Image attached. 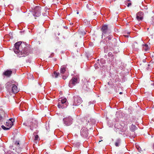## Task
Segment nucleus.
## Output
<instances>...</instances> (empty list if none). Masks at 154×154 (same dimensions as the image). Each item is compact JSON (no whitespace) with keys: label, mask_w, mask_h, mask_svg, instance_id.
<instances>
[{"label":"nucleus","mask_w":154,"mask_h":154,"mask_svg":"<svg viewBox=\"0 0 154 154\" xmlns=\"http://www.w3.org/2000/svg\"><path fill=\"white\" fill-rule=\"evenodd\" d=\"M153 149H154V143L153 146Z\"/></svg>","instance_id":"nucleus-36"},{"label":"nucleus","mask_w":154,"mask_h":154,"mask_svg":"<svg viewBox=\"0 0 154 154\" xmlns=\"http://www.w3.org/2000/svg\"><path fill=\"white\" fill-rule=\"evenodd\" d=\"M150 66V65H149V64H148V66Z\"/></svg>","instance_id":"nucleus-39"},{"label":"nucleus","mask_w":154,"mask_h":154,"mask_svg":"<svg viewBox=\"0 0 154 154\" xmlns=\"http://www.w3.org/2000/svg\"><path fill=\"white\" fill-rule=\"evenodd\" d=\"M101 30L102 31L103 34H106L108 30V26L107 25L103 26L101 28Z\"/></svg>","instance_id":"nucleus-15"},{"label":"nucleus","mask_w":154,"mask_h":154,"mask_svg":"<svg viewBox=\"0 0 154 154\" xmlns=\"http://www.w3.org/2000/svg\"><path fill=\"white\" fill-rule=\"evenodd\" d=\"M88 131L85 128L81 129V134L83 137H87L88 136Z\"/></svg>","instance_id":"nucleus-13"},{"label":"nucleus","mask_w":154,"mask_h":154,"mask_svg":"<svg viewBox=\"0 0 154 154\" xmlns=\"http://www.w3.org/2000/svg\"><path fill=\"white\" fill-rule=\"evenodd\" d=\"M148 69H149V68H148V67H147V70H148Z\"/></svg>","instance_id":"nucleus-38"},{"label":"nucleus","mask_w":154,"mask_h":154,"mask_svg":"<svg viewBox=\"0 0 154 154\" xmlns=\"http://www.w3.org/2000/svg\"><path fill=\"white\" fill-rule=\"evenodd\" d=\"M59 75V73L58 72H57L55 71L52 74V76L54 78H57Z\"/></svg>","instance_id":"nucleus-19"},{"label":"nucleus","mask_w":154,"mask_h":154,"mask_svg":"<svg viewBox=\"0 0 154 154\" xmlns=\"http://www.w3.org/2000/svg\"><path fill=\"white\" fill-rule=\"evenodd\" d=\"M67 105L68 104H64L61 102H58L57 106L59 108L63 109L66 107Z\"/></svg>","instance_id":"nucleus-14"},{"label":"nucleus","mask_w":154,"mask_h":154,"mask_svg":"<svg viewBox=\"0 0 154 154\" xmlns=\"http://www.w3.org/2000/svg\"><path fill=\"white\" fill-rule=\"evenodd\" d=\"M73 119L70 116L65 118L63 119L64 124L66 126H69L72 124Z\"/></svg>","instance_id":"nucleus-6"},{"label":"nucleus","mask_w":154,"mask_h":154,"mask_svg":"<svg viewBox=\"0 0 154 154\" xmlns=\"http://www.w3.org/2000/svg\"><path fill=\"white\" fill-rule=\"evenodd\" d=\"M7 116V114H5L4 112H0V122H2Z\"/></svg>","instance_id":"nucleus-9"},{"label":"nucleus","mask_w":154,"mask_h":154,"mask_svg":"<svg viewBox=\"0 0 154 154\" xmlns=\"http://www.w3.org/2000/svg\"><path fill=\"white\" fill-rule=\"evenodd\" d=\"M15 145L18 146V147H19V141H16L15 143Z\"/></svg>","instance_id":"nucleus-24"},{"label":"nucleus","mask_w":154,"mask_h":154,"mask_svg":"<svg viewBox=\"0 0 154 154\" xmlns=\"http://www.w3.org/2000/svg\"><path fill=\"white\" fill-rule=\"evenodd\" d=\"M125 37H128V35H125Z\"/></svg>","instance_id":"nucleus-33"},{"label":"nucleus","mask_w":154,"mask_h":154,"mask_svg":"<svg viewBox=\"0 0 154 154\" xmlns=\"http://www.w3.org/2000/svg\"><path fill=\"white\" fill-rule=\"evenodd\" d=\"M2 89V88L1 87V84H0V91Z\"/></svg>","instance_id":"nucleus-31"},{"label":"nucleus","mask_w":154,"mask_h":154,"mask_svg":"<svg viewBox=\"0 0 154 154\" xmlns=\"http://www.w3.org/2000/svg\"><path fill=\"white\" fill-rule=\"evenodd\" d=\"M112 38V35H109L108 36V39L109 40H110Z\"/></svg>","instance_id":"nucleus-27"},{"label":"nucleus","mask_w":154,"mask_h":154,"mask_svg":"<svg viewBox=\"0 0 154 154\" xmlns=\"http://www.w3.org/2000/svg\"><path fill=\"white\" fill-rule=\"evenodd\" d=\"M12 73V71L11 70L7 69L3 73V75L8 77H10Z\"/></svg>","instance_id":"nucleus-10"},{"label":"nucleus","mask_w":154,"mask_h":154,"mask_svg":"<svg viewBox=\"0 0 154 154\" xmlns=\"http://www.w3.org/2000/svg\"><path fill=\"white\" fill-rule=\"evenodd\" d=\"M38 124L37 121L35 119H33L28 122V126L31 130L36 128L38 127Z\"/></svg>","instance_id":"nucleus-4"},{"label":"nucleus","mask_w":154,"mask_h":154,"mask_svg":"<svg viewBox=\"0 0 154 154\" xmlns=\"http://www.w3.org/2000/svg\"><path fill=\"white\" fill-rule=\"evenodd\" d=\"M112 53L111 52H109V53H108V56H112Z\"/></svg>","instance_id":"nucleus-29"},{"label":"nucleus","mask_w":154,"mask_h":154,"mask_svg":"<svg viewBox=\"0 0 154 154\" xmlns=\"http://www.w3.org/2000/svg\"><path fill=\"white\" fill-rule=\"evenodd\" d=\"M143 62H146V60H145V59H144L143 60Z\"/></svg>","instance_id":"nucleus-32"},{"label":"nucleus","mask_w":154,"mask_h":154,"mask_svg":"<svg viewBox=\"0 0 154 154\" xmlns=\"http://www.w3.org/2000/svg\"><path fill=\"white\" fill-rule=\"evenodd\" d=\"M121 140L120 139H117L116 140L115 143V146H119L121 143Z\"/></svg>","instance_id":"nucleus-18"},{"label":"nucleus","mask_w":154,"mask_h":154,"mask_svg":"<svg viewBox=\"0 0 154 154\" xmlns=\"http://www.w3.org/2000/svg\"><path fill=\"white\" fill-rule=\"evenodd\" d=\"M23 125H25V123H23Z\"/></svg>","instance_id":"nucleus-40"},{"label":"nucleus","mask_w":154,"mask_h":154,"mask_svg":"<svg viewBox=\"0 0 154 154\" xmlns=\"http://www.w3.org/2000/svg\"><path fill=\"white\" fill-rule=\"evenodd\" d=\"M67 78V76H63L62 77V78L63 79H66Z\"/></svg>","instance_id":"nucleus-28"},{"label":"nucleus","mask_w":154,"mask_h":154,"mask_svg":"<svg viewBox=\"0 0 154 154\" xmlns=\"http://www.w3.org/2000/svg\"><path fill=\"white\" fill-rule=\"evenodd\" d=\"M66 65H63L62 66H61L60 70V73H63V74L65 72L66 70Z\"/></svg>","instance_id":"nucleus-16"},{"label":"nucleus","mask_w":154,"mask_h":154,"mask_svg":"<svg viewBox=\"0 0 154 154\" xmlns=\"http://www.w3.org/2000/svg\"><path fill=\"white\" fill-rule=\"evenodd\" d=\"M74 100L72 102V105L73 106H77L80 104L82 102L80 97L76 96L74 97Z\"/></svg>","instance_id":"nucleus-5"},{"label":"nucleus","mask_w":154,"mask_h":154,"mask_svg":"<svg viewBox=\"0 0 154 154\" xmlns=\"http://www.w3.org/2000/svg\"><path fill=\"white\" fill-rule=\"evenodd\" d=\"M83 87H85V85H84Z\"/></svg>","instance_id":"nucleus-41"},{"label":"nucleus","mask_w":154,"mask_h":154,"mask_svg":"<svg viewBox=\"0 0 154 154\" xmlns=\"http://www.w3.org/2000/svg\"><path fill=\"white\" fill-rule=\"evenodd\" d=\"M14 50L16 54H20L21 57L27 56L30 52L29 47L25 45L24 42L22 43L21 41L17 42L15 44Z\"/></svg>","instance_id":"nucleus-1"},{"label":"nucleus","mask_w":154,"mask_h":154,"mask_svg":"<svg viewBox=\"0 0 154 154\" xmlns=\"http://www.w3.org/2000/svg\"><path fill=\"white\" fill-rule=\"evenodd\" d=\"M79 12H78H78H77V14H79Z\"/></svg>","instance_id":"nucleus-35"},{"label":"nucleus","mask_w":154,"mask_h":154,"mask_svg":"<svg viewBox=\"0 0 154 154\" xmlns=\"http://www.w3.org/2000/svg\"><path fill=\"white\" fill-rule=\"evenodd\" d=\"M70 25H72V24H73V23H70Z\"/></svg>","instance_id":"nucleus-37"},{"label":"nucleus","mask_w":154,"mask_h":154,"mask_svg":"<svg viewBox=\"0 0 154 154\" xmlns=\"http://www.w3.org/2000/svg\"><path fill=\"white\" fill-rule=\"evenodd\" d=\"M15 82L12 80L8 82L6 84V88L7 89L8 92H11V89L14 85Z\"/></svg>","instance_id":"nucleus-7"},{"label":"nucleus","mask_w":154,"mask_h":154,"mask_svg":"<svg viewBox=\"0 0 154 154\" xmlns=\"http://www.w3.org/2000/svg\"><path fill=\"white\" fill-rule=\"evenodd\" d=\"M2 127L3 129L4 130H8L10 128L9 127L6 128L5 126H4L3 125L2 126Z\"/></svg>","instance_id":"nucleus-23"},{"label":"nucleus","mask_w":154,"mask_h":154,"mask_svg":"<svg viewBox=\"0 0 154 154\" xmlns=\"http://www.w3.org/2000/svg\"><path fill=\"white\" fill-rule=\"evenodd\" d=\"M143 13L142 12H139L137 14L136 18L138 21L141 20L143 18Z\"/></svg>","instance_id":"nucleus-12"},{"label":"nucleus","mask_w":154,"mask_h":154,"mask_svg":"<svg viewBox=\"0 0 154 154\" xmlns=\"http://www.w3.org/2000/svg\"><path fill=\"white\" fill-rule=\"evenodd\" d=\"M79 75H76L73 77L69 82V86L72 88L79 82Z\"/></svg>","instance_id":"nucleus-2"},{"label":"nucleus","mask_w":154,"mask_h":154,"mask_svg":"<svg viewBox=\"0 0 154 154\" xmlns=\"http://www.w3.org/2000/svg\"><path fill=\"white\" fill-rule=\"evenodd\" d=\"M33 8H32L33 15L35 17H39L41 13V7L39 6H36Z\"/></svg>","instance_id":"nucleus-3"},{"label":"nucleus","mask_w":154,"mask_h":154,"mask_svg":"<svg viewBox=\"0 0 154 154\" xmlns=\"http://www.w3.org/2000/svg\"><path fill=\"white\" fill-rule=\"evenodd\" d=\"M14 83V85H13V86L11 89V91L14 94L17 93L19 91V90L17 86L15 85Z\"/></svg>","instance_id":"nucleus-11"},{"label":"nucleus","mask_w":154,"mask_h":154,"mask_svg":"<svg viewBox=\"0 0 154 154\" xmlns=\"http://www.w3.org/2000/svg\"><path fill=\"white\" fill-rule=\"evenodd\" d=\"M151 24L154 26V16H153L151 19Z\"/></svg>","instance_id":"nucleus-22"},{"label":"nucleus","mask_w":154,"mask_h":154,"mask_svg":"<svg viewBox=\"0 0 154 154\" xmlns=\"http://www.w3.org/2000/svg\"><path fill=\"white\" fill-rule=\"evenodd\" d=\"M14 122V119L13 118L9 119L6 122L5 124V125L10 128L13 125V123Z\"/></svg>","instance_id":"nucleus-8"},{"label":"nucleus","mask_w":154,"mask_h":154,"mask_svg":"<svg viewBox=\"0 0 154 154\" xmlns=\"http://www.w3.org/2000/svg\"><path fill=\"white\" fill-rule=\"evenodd\" d=\"M136 147L137 149L139 151H140L141 149L138 146H136Z\"/></svg>","instance_id":"nucleus-25"},{"label":"nucleus","mask_w":154,"mask_h":154,"mask_svg":"<svg viewBox=\"0 0 154 154\" xmlns=\"http://www.w3.org/2000/svg\"><path fill=\"white\" fill-rule=\"evenodd\" d=\"M58 102H61L64 104H68L67 99L65 98L62 97L60 98L58 100Z\"/></svg>","instance_id":"nucleus-17"},{"label":"nucleus","mask_w":154,"mask_h":154,"mask_svg":"<svg viewBox=\"0 0 154 154\" xmlns=\"http://www.w3.org/2000/svg\"><path fill=\"white\" fill-rule=\"evenodd\" d=\"M131 4L130 2L128 3V4L127 6L128 7H129L130 6H131Z\"/></svg>","instance_id":"nucleus-30"},{"label":"nucleus","mask_w":154,"mask_h":154,"mask_svg":"<svg viewBox=\"0 0 154 154\" xmlns=\"http://www.w3.org/2000/svg\"><path fill=\"white\" fill-rule=\"evenodd\" d=\"M143 48L145 51H147L149 49L148 45L147 44H145L143 47Z\"/></svg>","instance_id":"nucleus-21"},{"label":"nucleus","mask_w":154,"mask_h":154,"mask_svg":"<svg viewBox=\"0 0 154 154\" xmlns=\"http://www.w3.org/2000/svg\"><path fill=\"white\" fill-rule=\"evenodd\" d=\"M136 128L135 125L132 124L131 126L130 129L131 131H134L135 130Z\"/></svg>","instance_id":"nucleus-20"},{"label":"nucleus","mask_w":154,"mask_h":154,"mask_svg":"<svg viewBox=\"0 0 154 154\" xmlns=\"http://www.w3.org/2000/svg\"><path fill=\"white\" fill-rule=\"evenodd\" d=\"M119 94H122V92H120L119 93Z\"/></svg>","instance_id":"nucleus-34"},{"label":"nucleus","mask_w":154,"mask_h":154,"mask_svg":"<svg viewBox=\"0 0 154 154\" xmlns=\"http://www.w3.org/2000/svg\"><path fill=\"white\" fill-rule=\"evenodd\" d=\"M38 135H36L35 136V140H38Z\"/></svg>","instance_id":"nucleus-26"}]
</instances>
